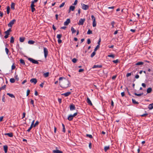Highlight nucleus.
<instances>
[{
  "mask_svg": "<svg viewBox=\"0 0 153 153\" xmlns=\"http://www.w3.org/2000/svg\"><path fill=\"white\" fill-rule=\"evenodd\" d=\"M11 31V29H9L7 31H5L4 33L6 34H7L8 35H9L10 34L9 33Z\"/></svg>",
  "mask_w": 153,
  "mask_h": 153,
  "instance_id": "a878e982",
  "label": "nucleus"
},
{
  "mask_svg": "<svg viewBox=\"0 0 153 153\" xmlns=\"http://www.w3.org/2000/svg\"><path fill=\"white\" fill-rule=\"evenodd\" d=\"M92 33V31L90 29H89L87 32V34H91Z\"/></svg>",
  "mask_w": 153,
  "mask_h": 153,
  "instance_id": "ea45409f",
  "label": "nucleus"
},
{
  "mask_svg": "<svg viewBox=\"0 0 153 153\" xmlns=\"http://www.w3.org/2000/svg\"><path fill=\"white\" fill-rule=\"evenodd\" d=\"M35 42L33 40H30L28 41V43L29 44L32 45Z\"/></svg>",
  "mask_w": 153,
  "mask_h": 153,
  "instance_id": "bb28decb",
  "label": "nucleus"
},
{
  "mask_svg": "<svg viewBox=\"0 0 153 153\" xmlns=\"http://www.w3.org/2000/svg\"><path fill=\"white\" fill-rule=\"evenodd\" d=\"M25 39V38L24 37H20L19 38V41L21 42H24Z\"/></svg>",
  "mask_w": 153,
  "mask_h": 153,
  "instance_id": "412c9836",
  "label": "nucleus"
},
{
  "mask_svg": "<svg viewBox=\"0 0 153 153\" xmlns=\"http://www.w3.org/2000/svg\"><path fill=\"white\" fill-rule=\"evenodd\" d=\"M5 50L6 52V54L8 55V53L9 52V51L8 49L7 48H5Z\"/></svg>",
  "mask_w": 153,
  "mask_h": 153,
  "instance_id": "8fccbe9b",
  "label": "nucleus"
},
{
  "mask_svg": "<svg viewBox=\"0 0 153 153\" xmlns=\"http://www.w3.org/2000/svg\"><path fill=\"white\" fill-rule=\"evenodd\" d=\"M77 2L78 1H77V0H76L75 1H74V3L73 4L74 5H76L77 4Z\"/></svg>",
  "mask_w": 153,
  "mask_h": 153,
  "instance_id": "338daca9",
  "label": "nucleus"
},
{
  "mask_svg": "<svg viewBox=\"0 0 153 153\" xmlns=\"http://www.w3.org/2000/svg\"><path fill=\"white\" fill-rule=\"evenodd\" d=\"M62 36V34H58L57 35V37L58 39H60L61 38Z\"/></svg>",
  "mask_w": 153,
  "mask_h": 153,
  "instance_id": "c9c22d12",
  "label": "nucleus"
},
{
  "mask_svg": "<svg viewBox=\"0 0 153 153\" xmlns=\"http://www.w3.org/2000/svg\"><path fill=\"white\" fill-rule=\"evenodd\" d=\"M15 81V79L13 78H12L10 79V82L11 83H14Z\"/></svg>",
  "mask_w": 153,
  "mask_h": 153,
  "instance_id": "58836bf2",
  "label": "nucleus"
},
{
  "mask_svg": "<svg viewBox=\"0 0 153 153\" xmlns=\"http://www.w3.org/2000/svg\"><path fill=\"white\" fill-rule=\"evenodd\" d=\"M91 43V40L90 39H88L87 40V43L88 44H89Z\"/></svg>",
  "mask_w": 153,
  "mask_h": 153,
  "instance_id": "13d9d810",
  "label": "nucleus"
},
{
  "mask_svg": "<svg viewBox=\"0 0 153 153\" xmlns=\"http://www.w3.org/2000/svg\"><path fill=\"white\" fill-rule=\"evenodd\" d=\"M62 131L65 133V126L62 123Z\"/></svg>",
  "mask_w": 153,
  "mask_h": 153,
  "instance_id": "c756f323",
  "label": "nucleus"
},
{
  "mask_svg": "<svg viewBox=\"0 0 153 153\" xmlns=\"http://www.w3.org/2000/svg\"><path fill=\"white\" fill-rule=\"evenodd\" d=\"M91 17L92 20L93 21L92 25L93 27H95L96 26V19L94 15H92Z\"/></svg>",
  "mask_w": 153,
  "mask_h": 153,
  "instance_id": "f03ea898",
  "label": "nucleus"
},
{
  "mask_svg": "<svg viewBox=\"0 0 153 153\" xmlns=\"http://www.w3.org/2000/svg\"><path fill=\"white\" fill-rule=\"evenodd\" d=\"M71 30L72 33H74L76 32V30L74 29V28L72 27L71 28Z\"/></svg>",
  "mask_w": 153,
  "mask_h": 153,
  "instance_id": "c85d7f7f",
  "label": "nucleus"
},
{
  "mask_svg": "<svg viewBox=\"0 0 153 153\" xmlns=\"http://www.w3.org/2000/svg\"><path fill=\"white\" fill-rule=\"evenodd\" d=\"M108 57H112V58H114L115 57L114 55V54H110L108 55Z\"/></svg>",
  "mask_w": 153,
  "mask_h": 153,
  "instance_id": "37998d69",
  "label": "nucleus"
},
{
  "mask_svg": "<svg viewBox=\"0 0 153 153\" xmlns=\"http://www.w3.org/2000/svg\"><path fill=\"white\" fill-rule=\"evenodd\" d=\"M77 60L75 58H73L72 60V61L74 63H76L77 61Z\"/></svg>",
  "mask_w": 153,
  "mask_h": 153,
  "instance_id": "3c124183",
  "label": "nucleus"
},
{
  "mask_svg": "<svg viewBox=\"0 0 153 153\" xmlns=\"http://www.w3.org/2000/svg\"><path fill=\"white\" fill-rule=\"evenodd\" d=\"M28 60H29L30 62H31L32 63L34 64H38L39 62L38 61L35 60L30 58H28Z\"/></svg>",
  "mask_w": 153,
  "mask_h": 153,
  "instance_id": "7ed1b4c3",
  "label": "nucleus"
},
{
  "mask_svg": "<svg viewBox=\"0 0 153 153\" xmlns=\"http://www.w3.org/2000/svg\"><path fill=\"white\" fill-rule=\"evenodd\" d=\"M30 82L34 83V84L35 85L37 83V80L35 78H32L30 80Z\"/></svg>",
  "mask_w": 153,
  "mask_h": 153,
  "instance_id": "9d476101",
  "label": "nucleus"
},
{
  "mask_svg": "<svg viewBox=\"0 0 153 153\" xmlns=\"http://www.w3.org/2000/svg\"><path fill=\"white\" fill-rule=\"evenodd\" d=\"M30 103L32 104L33 105V106L34 107V101L33 100H31V101H30Z\"/></svg>",
  "mask_w": 153,
  "mask_h": 153,
  "instance_id": "680f3d73",
  "label": "nucleus"
},
{
  "mask_svg": "<svg viewBox=\"0 0 153 153\" xmlns=\"http://www.w3.org/2000/svg\"><path fill=\"white\" fill-rule=\"evenodd\" d=\"M16 20L15 19L13 20L10 21L9 23L8 24V26L9 27H12L13 25L14 24Z\"/></svg>",
  "mask_w": 153,
  "mask_h": 153,
  "instance_id": "20e7f679",
  "label": "nucleus"
},
{
  "mask_svg": "<svg viewBox=\"0 0 153 153\" xmlns=\"http://www.w3.org/2000/svg\"><path fill=\"white\" fill-rule=\"evenodd\" d=\"M44 52L45 57L46 58L48 54V51L47 49L46 48H44Z\"/></svg>",
  "mask_w": 153,
  "mask_h": 153,
  "instance_id": "39448f33",
  "label": "nucleus"
},
{
  "mask_svg": "<svg viewBox=\"0 0 153 153\" xmlns=\"http://www.w3.org/2000/svg\"><path fill=\"white\" fill-rule=\"evenodd\" d=\"M152 91V89L151 88H148L147 90V93H150Z\"/></svg>",
  "mask_w": 153,
  "mask_h": 153,
  "instance_id": "4be33fe9",
  "label": "nucleus"
},
{
  "mask_svg": "<svg viewBox=\"0 0 153 153\" xmlns=\"http://www.w3.org/2000/svg\"><path fill=\"white\" fill-rule=\"evenodd\" d=\"M100 47V46H99V45H97L96 47L94 49V51H97V50Z\"/></svg>",
  "mask_w": 153,
  "mask_h": 153,
  "instance_id": "de8ad7c7",
  "label": "nucleus"
},
{
  "mask_svg": "<svg viewBox=\"0 0 153 153\" xmlns=\"http://www.w3.org/2000/svg\"><path fill=\"white\" fill-rule=\"evenodd\" d=\"M4 135H8L10 137H13V134L12 133H5L4 134Z\"/></svg>",
  "mask_w": 153,
  "mask_h": 153,
  "instance_id": "a211bd4d",
  "label": "nucleus"
},
{
  "mask_svg": "<svg viewBox=\"0 0 153 153\" xmlns=\"http://www.w3.org/2000/svg\"><path fill=\"white\" fill-rule=\"evenodd\" d=\"M71 22L70 19H68L66 21L64 22V25H68Z\"/></svg>",
  "mask_w": 153,
  "mask_h": 153,
  "instance_id": "1a4fd4ad",
  "label": "nucleus"
},
{
  "mask_svg": "<svg viewBox=\"0 0 153 153\" xmlns=\"http://www.w3.org/2000/svg\"><path fill=\"white\" fill-rule=\"evenodd\" d=\"M96 54V52H95V51H94L91 54V57H93Z\"/></svg>",
  "mask_w": 153,
  "mask_h": 153,
  "instance_id": "a19ab883",
  "label": "nucleus"
},
{
  "mask_svg": "<svg viewBox=\"0 0 153 153\" xmlns=\"http://www.w3.org/2000/svg\"><path fill=\"white\" fill-rule=\"evenodd\" d=\"M101 38H100L99 39V40H98V45H99V46H100V42H101Z\"/></svg>",
  "mask_w": 153,
  "mask_h": 153,
  "instance_id": "5fc2aeb1",
  "label": "nucleus"
},
{
  "mask_svg": "<svg viewBox=\"0 0 153 153\" xmlns=\"http://www.w3.org/2000/svg\"><path fill=\"white\" fill-rule=\"evenodd\" d=\"M131 73H128L127 74L126 76L127 77H128L131 75Z\"/></svg>",
  "mask_w": 153,
  "mask_h": 153,
  "instance_id": "4d7b16f0",
  "label": "nucleus"
},
{
  "mask_svg": "<svg viewBox=\"0 0 153 153\" xmlns=\"http://www.w3.org/2000/svg\"><path fill=\"white\" fill-rule=\"evenodd\" d=\"M134 94L135 95H136V96H141V95H143V93H140V94H137V93H134Z\"/></svg>",
  "mask_w": 153,
  "mask_h": 153,
  "instance_id": "473e14b6",
  "label": "nucleus"
},
{
  "mask_svg": "<svg viewBox=\"0 0 153 153\" xmlns=\"http://www.w3.org/2000/svg\"><path fill=\"white\" fill-rule=\"evenodd\" d=\"M110 148L109 146H105L104 148V150L105 152H106Z\"/></svg>",
  "mask_w": 153,
  "mask_h": 153,
  "instance_id": "393cba45",
  "label": "nucleus"
},
{
  "mask_svg": "<svg viewBox=\"0 0 153 153\" xmlns=\"http://www.w3.org/2000/svg\"><path fill=\"white\" fill-rule=\"evenodd\" d=\"M15 68V66L14 65H12V67H11L12 70H13Z\"/></svg>",
  "mask_w": 153,
  "mask_h": 153,
  "instance_id": "e2e57ef3",
  "label": "nucleus"
},
{
  "mask_svg": "<svg viewBox=\"0 0 153 153\" xmlns=\"http://www.w3.org/2000/svg\"><path fill=\"white\" fill-rule=\"evenodd\" d=\"M49 72H46V73H45L44 74V76H45V77H46L48 76H49Z\"/></svg>",
  "mask_w": 153,
  "mask_h": 153,
  "instance_id": "79ce46f5",
  "label": "nucleus"
},
{
  "mask_svg": "<svg viewBox=\"0 0 153 153\" xmlns=\"http://www.w3.org/2000/svg\"><path fill=\"white\" fill-rule=\"evenodd\" d=\"M33 127V126L32 125H30V127L27 130V131L28 132H29L30 131L31 129Z\"/></svg>",
  "mask_w": 153,
  "mask_h": 153,
  "instance_id": "c03bdc74",
  "label": "nucleus"
},
{
  "mask_svg": "<svg viewBox=\"0 0 153 153\" xmlns=\"http://www.w3.org/2000/svg\"><path fill=\"white\" fill-rule=\"evenodd\" d=\"M44 84V83L43 82H42L41 84H40L39 86L41 87L42 88L43 87V85Z\"/></svg>",
  "mask_w": 153,
  "mask_h": 153,
  "instance_id": "bf43d9fd",
  "label": "nucleus"
},
{
  "mask_svg": "<svg viewBox=\"0 0 153 153\" xmlns=\"http://www.w3.org/2000/svg\"><path fill=\"white\" fill-rule=\"evenodd\" d=\"M15 4L14 3H12L11 5V7L12 10H14L15 9Z\"/></svg>",
  "mask_w": 153,
  "mask_h": 153,
  "instance_id": "aec40b11",
  "label": "nucleus"
},
{
  "mask_svg": "<svg viewBox=\"0 0 153 153\" xmlns=\"http://www.w3.org/2000/svg\"><path fill=\"white\" fill-rule=\"evenodd\" d=\"M143 64V63L142 62H139L137 63L136 64V65H142Z\"/></svg>",
  "mask_w": 153,
  "mask_h": 153,
  "instance_id": "4c0bfd02",
  "label": "nucleus"
},
{
  "mask_svg": "<svg viewBox=\"0 0 153 153\" xmlns=\"http://www.w3.org/2000/svg\"><path fill=\"white\" fill-rule=\"evenodd\" d=\"M71 94V92H67L64 94H62V95H64L65 97H67L69 95Z\"/></svg>",
  "mask_w": 153,
  "mask_h": 153,
  "instance_id": "4468645a",
  "label": "nucleus"
},
{
  "mask_svg": "<svg viewBox=\"0 0 153 153\" xmlns=\"http://www.w3.org/2000/svg\"><path fill=\"white\" fill-rule=\"evenodd\" d=\"M59 84L61 87L63 88H66L71 86L69 81L64 77H60L59 78Z\"/></svg>",
  "mask_w": 153,
  "mask_h": 153,
  "instance_id": "f257e3e1",
  "label": "nucleus"
},
{
  "mask_svg": "<svg viewBox=\"0 0 153 153\" xmlns=\"http://www.w3.org/2000/svg\"><path fill=\"white\" fill-rule=\"evenodd\" d=\"M65 2H63L59 6V7L60 8H61L62 7H63L64 6V5H65Z\"/></svg>",
  "mask_w": 153,
  "mask_h": 153,
  "instance_id": "603ef678",
  "label": "nucleus"
},
{
  "mask_svg": "<svg viewBox=\"0 0 153 153\" xmlns=\"http://www.w3.org/2000/svg\"><path fill=\"white\" fill-rule=\"evenodd\" d=\"M39 123V122L38 121H36L35 123V124H34L33 126V127H35L36 125H38Z\"/></svg>",
  "mask_w": 153,
  "mask_h": 153,
  "instance_id": "49530a36",
  "label": "nucleus"
},
{
  "mask_svg": "<svg viewBox=\"0 0 153 153\" xmlns=\"http://www.w3.org/2000/svg\"><path fill=\"white\" fill-rule=\"evenodd\" d=\"M86 101L88 105L91 106L93 104L91 102V101L90 100V99L88 97H87Z\"/></svg>",
  "mask_w": 153,
  "mask_h": 153,
  "instance_id": "9b49d317",
  "label": "nucleus"
},
{
  "mask_svg": "<svg viewBox=\"0 0 153 153\" xmlns=\"http://www.w3.org/2000/svg\"><path fill=\"white\" fill-rule=\"evenodd\" d=\"M20 63L21 64H22V65H25V61L24 60L21 59L20 60Z\"/></svg>",
  "mask_w": 153,
  "mask_h": 153,
  "instance_id": "2f4dec72",
  "label": "nucleus"
},
{
  "mask_svg": "<svg viewBox=\"0 0 153 153\" xmlns=\"http://www.w3.org/2000/svg\"><path fill=\"white\" fill-rule=\"evenodd\" d=\"M85 21V19H80L79 20V22L78 23L79 25H82L83 24L84 22Z\"/></svg>",
  "mask_w": 153,
  "mask_h": 153,
  "instance_id": "6e6552de",
  "label": "nucleus"
},
{
  "mask_svg": "<svg viewBox=\"0 0 153 153\" xmlns=\"http://www.w3.org/2000/svg\"><path fill=\"white\" fill-rule=\"evenodd\" d=\"M86 136L87 137H89L90 138H93V137L92 135L91 134H86Z\"/></svg>",
  "mask_w": 153,
  "mask_h": 153,
  "instance_id": "a18cd8bd",
  "label": "nucleus"
},
{
  "mask_svg": "<svg viewBox=\"0 0 153 153\" xmlns=\"http://www.w3.org/2000/svg\"><path fill=\"white\" fill-rule=\"evenodd\" d=\"M81 5L82 6V8L84 10H86L89 8V6L88 5H85L84 4H82Z\"/></svg>",
  "mask_w": 153,
  "mask_h": 153,
  "instance_id": "0eeeda50",
  "label": "nucleus"
},
{
  "mask_svg": "<svg viewBox=\"0 0 153 153\" xmlns=\"http://www.w3.org/2000/svg\"><path fill=\"white\" fill-rule=\"evenodd\" d=\"M53 153H63V152L59 150H53Z\"/></svg>",
  "mask_w": 153,
  "mask_h": 153,
  "instance_id": "2eb2a0df",
  "label": "nucleus"
},
{
  "mask_svg": "<svg viewBox=\"0 0 153 153\" xmlns=\"http://www.w3.org/2000/svg\"><path fill=\"white\" fill-rule=\"evenodd\" d=\"M148 108L149 110H151L153 108V103H151L149 105Z\"/></svg>",
  "mask_w": 153,
  "mask_h": 153,
  "instance_id": "6ab92c4d",
  "label": "nucleus"
},
{
  "mask_svg": "<svg viewBox=\"0 0 153 153\" xmlns=\"http://www.w3.org/2000/svg\"><path fill=\"white\" fill-rule=\"evenodd\" d=\"M102 67V66L101 65H94L92 67L93 68H101Z\"/></svg>",
  "mask_w": 153,
  "mask_h": 153,
  "instance_id": "f3484780",
  "label": "nucleus"
},
{
  "mask_svg": "<svg viewBox=\"0 0 153 153\" xmlns=\"http://www.w3.org/2000/svg\"><path fill=\"white\" fill-rule=\"evenodd\" d=\"M34 3L33 2H31V3L30 5V7L32 12H34L35 10V9L34 8L35 5H34Z\"/></svg>",
  "mask_w": 153,
  "mask_h": 153,
  "instance_id": "423d86ee",
  "label": "nucleus"
},
{
  "mask_svg": "<svg viewBox=\"0 0 153 153\" xmlns=\"http://www.w3.org/2000/svg\"><path fill=\"white\" fill-rule=\"evenodd\" d=\"M132 103L133 104H139L138 102H137L136 101H135V100L134 99H132Z\"/></svg>",
  "mask_w": 153,
  "mask_h": 153,
  "instance_id": "b1692460",
  "label": "nucleus"
},
{
  "mask_svg": "<svg viewBox=\"0 0 153 153\" xmlns=\"http://www.w3.org/2000/svg\"><path fill=\"white\" fill-rule=\"evenodd\" d=\"M6 85H4L3 86H2L0 88V91L1 90L5 89L6 88Z\"/></svg>",
  "mask_w": 153,
  "mask_h": 153,
  "instance_id": "f704fd0d",
  "label": "nucleus"
},
{
  "mask_svg": "<svg viewBox=\"0 0 153 153\" xmlns=\"http://www.w3.org/2000/svg\"><path fill=\"white\" fill-rule=\"evenodd\" d=\"M70 110L71 111H73L75 109V107L74 105L72 104L70 106Z\"/></svg>",
  "mask_w": 153,
  "mask_h": 153,
  "instance_id": "f8f14e48",
  "label": "nucleus"
},
{
  "mask_svg": "<svg viewBox=\"0 0 153 153\" xmlns=\"http://www.w3.org/2000/svg\"><path fill=\"white\" fill-rule=\"evenodd\" d=\"M14 42V38L13 36H12L10 38V42L11 43H13Z\"/></svg>",
  "mask_w": 153,
  "mask_h": 153,
  "instance_id": "7c9ffc66",
  "label": "nucleus"
},
{
  "mask_svg": "<svg viewBox=\"0 0 153 153\" xmlns=\"http://www.w3.org/2000/svg\"><path fill=\"white\" fill-rule=\"evenodd\" d=\"M77 114V112L74 113L73 115H72V116L74 117L76 116Z\"/></svg>",
  "mask_w": 153,
  "mask_h": 153,
  "instance_id": "052dcab7",
  "label": "nucleus"
},
{
  "mask_svg": "<svg viewBox=\"0 0 153 153\" xmlns=\"http://www.w3.org/2000/svg\"><path fill=\"white\" fill-rule=\"evenodd\" d=\"M7 95H8L9 96H10V97L11 98H14L15 97V96L13 94H11L9 93H7Z\"/></svg>",
  "mask_w": 153,
  "mask_h": 153,
  "instance_id": "cd10ccee",
  "label": "nucleus"
},
{
  "mask_svg": "<svg viewBox=\"0 0 153 153\" xmlns=\"http://www.w3.org/2000/svg\"><path fill=\"white\" fill-rule=\"evenodd\" d=\"M75 8V7L74 6L71 5L69 7V12L71 10L72 11H74Z\"/></svg>",
  "mask_w": 153,
  "mask_h": 153,
  "instance_id": "dca6fc26",
  "label": "nucleus"
},
{
  "mask_svg": "<svg viewBox=\"0 0 153 153\" xmlns=\"http://www.w3.org/2000/svg\"><path fill=\"white\" fill-rule=\"evenodd\" d=\"M4 149L5 153H7V152L8 146L7 145H5L3 146Z\"/></svg>",
  "mask_w": 153,
  "mask_h": 153,
  "instance_id": "ddd939ff",
  "label": "nucleus"
},
{
  "mask_svg": "<svg viewBox=\"0 0 153 153\" xmlns=\"http://www.w3.org/2000/svg\"><path fill=\"white\" fill-rule=\"evenodd\" d=\"M10 7L9 6H7V14H9L10 13Z\"/></svg>",
  "mask_w": 153,
  "mask_h": 153,
  "instance_id": "e433bc0d",
  "label": "nucleus"
},
{
  "mask_svg": "<svg viewBox=\"0 0 153 153\" xmlns=\"http://www.w3.org/2000/svg\"><path fill=\"white\" fill-rule=\"evenodd\" d=\"M73 118L74 117L72 116V115H70L69 116L68 119L69 120L71 121L73 120Z\"/></svg>",
  "mask_w": 153,
  "mask_h": 153,
  "instance_id": "5701e85b",
  "label": "nucleus"
},
{
  "mask_svg": "<svg viewBox=\"0 0 153 153\" xmlns=\"http://www.w3.org/2000/svg\"><path fill=\"white\" fill-rule=\"evenodd\" d=\"M113 62L114 63H117L119 62V61L118 59H117L116 60H113Z\"/></svg>",
  "mask_w": 153,
  "mask_h": 153,
  "instance_id": "09e8293b",
  "label": "nucleus"
},
{
  "mask_svg": "<svg viewBox=\"0 0 153 153\" xmlns=\"http://www.w3.org/2000/svg\"><path fill=\"white\" fill-rule=\"evenodd\" d=\"M145 113L140 115V116L142 117H146V116L148 115V114L146 113V111H145Z\"/></svg>",
  "mask_w": 153,
  "mask_h": 153,
  "instance_id": "72a5a7b5",
  "label": "nucleus"
},
{
  "mask_svg": "<svg viewBox=\"0 0 153 153\" xmlns=\"http://www.w3.org/2000/svg\"><path fill=\"white\" fill-rule=\"evenodd\" d=\"M114 24L115 22L114 21H113L112 22H111V25L112 27H114Z\"/></svg>",
  "mask_w": 153,
  "mask_h": 153,
  "instance_id": "6e6d98bb",
  "label": "nucleus"
},
{
  "mask_svg": "<svg viewBox=\"0 0 153 153\" xmlns=\"http://www.w3.org/2000/svg\"><path fill=\"white\" fill-rule=\"evenodd\" d=\"M84 71V70L83 69H79V72H82L83 71Z\"/></svg>",
  "mask_w": 153,
  "mask_h": 153,
  "instance_id": "0e129e2a",
  "label": "nucleus"
},
{
  "mask_svg": "<svg viewBox=\"0 0 153 153\" xmlns=\"http://www.w3.org/2000/svg\"><path fill=\"white\" fill-rule=\"evenodd\" d=\"M30 91L28 89L27 90V96L29 95V94L30 93Z\"/></svg>",
  "mask_w": 153,
  "mask_h": 153,
  "instance_id": "864d4df0",
  "label": "nucleus"
},
{
  "mask_svg": "<svg viewBox=\"0 0 153 153\" xmlns=\"http://www.w3.org/2000/svg\"><path fill=\"white\" fill-rule=\"evenodd\" d=\"M142 86H143L144 88H145L146 86V85L144 83H143L142 84Z\"/></svg>",
  "mask_w": 153,
  "mask_h": 153,
  "instance_id": "69168bd1",
  "label": "nucleus"
},
{
  "mask_svg": "<svg viewBox=\"0 0 153 153\" xmlns=\"http://www.w3.org/2000/svg\"><path fill=\"white\" fill-rule=\"evenodd\" d=\"M58 42L59 44H60L62 42V40L60 39H58Z\"/></svg>",
  "mask_w": 153,
  "mask_h": 153,
  "instance_id": "774afa93",
  "label": "nucleus"
}]
</instances>
